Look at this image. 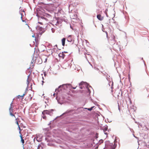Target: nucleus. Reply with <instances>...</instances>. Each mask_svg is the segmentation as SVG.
<instances>
[{"mask_svg":"<svg viewBox=\"0 0 149 149\" xmlns=\"http://www.w3.org/2000/svg\"><path fill=\"white\" fill-rule=\"evenodd\" d=\"M88 91L89 93H91V92H90V91L89 90V89L88 88Z\"/></svg>","mask_w":149,"mask_h":149,"instance_id":"25","label":"nucleus"},{"mask_svg":"<svg viewBox=\"0 0 149 149\" xmlns=\"http://www.w3.org/2000/svg\"><path fill=\"white\" fill-rule=\"evenodd\" d=\"M101 17V15H97V17L98 18V19L100 20H101L102 19L100 18Z\"/></svg>","mask_w":149,"mask_h":149,"instance_id":"12","label":"nucleus"},{"mask_svg":"<svg viewBox=\"0 0 149 149\" xmlns=\"http://www.w3.org/2000/svg\"><path fill=\"white\" fill-rule=\"evenodd\" d=\"M38 23L40 24H43L42 23V22H38Z\"/></svg>","mask_w":149,"mask_h":149,"instance_id":"21","label":"nucleus"},{"mask_svg":"<svg viewBox=\"0 0 149 149\" xmlns=\"http://www.w3.org/2000/svg\"><path fill=\"white\" fill-rule=\"evenodd\" d=\"M94 107H91V108H86V109H87L88 110H89V111H91L93 109V108Z\"/></svg>","mask_w":149,"mask_h":149,"instance_id":"15","label":"nucleus"},{"mask_svg":"<svg viewBox=\"0 0 149 149\" xmlns=\"http://www.w3.org/2000/svg\"><path fill=\"white\" fill-rule=\"evenodd\" d=\"M107 132H105L104 133V134H103V139H105L107 138Z\"/></svg>","mask_w":149,"mask_h":149,"instance_id":"5","label":"nucleus"},{"mask_svg":"<svg viewBox=\"0 0 149 149\" xmlns=\"http://www.w3.org/2000/svg\"><path fill=\"white\" fill-rule=\"evenodd\" d=\"M29 97L30 98V99H29V101H31L32 98V97L31 96V95L30 94L29 95Z\"/></svg>","mask_w":149,"mask_h":149,"instance_id":"17","label":"nucleus"},{"mask_svg":"<svg viewBox=\"0 0 149 149\" xmlns=\"http://www.w3.org/2000/svg\"><path fill=\"white\" fill-rule=\"evenodd\" d=\"M12 103H11L10 104V109H9V112L11 116H14L15 117V115L13 113V107H12Z\"/></svg>","mask_w":149,"mask_h":149,"instance_id":"3","label":"nucleus"},{"mask_svg":"<svg viewBox=\"0 0 149 149\" xmlns=\"http://www.w3.org/2000/svg\"><path fill=\"white\" fill-rule=\"evenodd\" d=\"M41 19H45L46 20H48V19H46L45 18V17H41Z\"/></svg>","mask_w":149,"mask_h":149,"instance_id":"18","label":"nucleus"},{"mask_svg":"<svg viewBox=\"0 0 149 149\" xmlns=\"http://www.w3.org/2000/svg\"><path fill=\"white\" fill-rule=\"evenodd\" d=\"M44 16L49 18H51L52 17V16L49 14L47 13H45Z\"/></svg>","mask_w":149,"mask_h":149,"instance_id":"4","label":"nucleus"},{"mask_svg":"<svg viewBox=\"0 0 149 149\" xmlns=\"http://www.w3.org/2000/svg\"><path fill=\"white\" fill-rule=\"evenodd\" d=\"M116 146L115 143H110L109 141H107L105 142V147L103 149H115Z\"/></svg>","mask_w":149,"mask_h":149,"instance_id":"1","label":"nucleus"},{"mask_svg":"<svg viewBox=\"0 0 149 149\" xmlns=\"http://www.w3.org/2000/svg\"><path fill=\"white\" fill-rule=\"evenodd\" d=\"M118 109L119 110V111L120 112V105H119V104L118 103Z\"/></svg>","mask_w":149,"mask_h":149,"instance_id":"16","label":"nucleus"},{"mask_svg":"<svg viewBox=\"0 0 149 149\" xmlns=\"http://www.w3.org/2000/svg\"><path fill=\"white\" fill-rule=\"evenodd\" d=\"M59 56H60L61 57H62V58L63 59V58H64V57L65 55L63 53H62V54H59Z\"/></svg>","mask_w":149,"mask_h":149,"instance_id":"9","label":"nucleus"},{"mask_svg":"<svg viewBox=\"0 0 149 149\" xmlns=\"http://www.w3.org/2000/svg\"><path fill=\"white\" fill-rule=\"evenodd\" d=\"M54 111V110L53 109H52L50 110H45L44 111L42 112V113L43 115H45V114L50 115H51L52 114V112Z\"/></svg>","mask_w":149,"mask_h":149,"instance_id":"2","label":"nucleus"},{"mask_svg":"<svg viewBox=\"0 0 149 149\" xmlns=\"http://www.w3.org/2000/svg\"><path fill=\"white\" fill-rule=\"evenodd\" d=\"M107 128L106 127H105L103 129V131L104 132H104H106V131L107 130Z\"/></svg>","mask_w":149,"mask_h":149,"instance_id":"14","label":"nucleus"},{"mask_svg":"<svg viewBox=\"0 0 149 149\" xmlns=\"http://www.w3.org/2000/svg\"><path fill=\"white\" fill-rule=\"evenodd\" d=\"M32 36V37H33V38H36V37H35V35H33Z\"/></svg>","mask_w":149,"mask_h":149,"instance_id":"22","label":"nucleus"},{"mask_svg":"<svg viewBox=\"0 0 149 149\" xmlns=\"http://www.w3.org/2000/svg\"><path fill=\"white\" fill-rule=\"evenodd\" d=\"M76 87H77V86H76V87H72V88H73V89H75L76 88Z\"/></svg>","mask_w":149,"mask_h":149,"instance_id":"24","label":"nucleus"},{"mask_svg":"<svg viewBox=\"0 0 149 149\" xmlns=\"http://www.w3.org/2000/svg\"><path fill=\"white\" fill-rule=\"evenodd\" d=\"M15 120H16V124L18 126L19 125V124H18V121L17 119H16Z\"/></svg>","mask_w":149,"mask_h":149,"instance_id":"20","label":"nucleus"},{"mask_svg":"<svg viewBox=\"0 0 149 149\" xmlns=\"http://www.w3.org/2000/svg\"><path fill=\"white\" fill-rule=\"evenodd\" d=\"M42 63V60H41V61L39 63Z\"/></svg>","mask_w":149,"mask_h":149,"instance_id":"26","label":"nucleus"},{"mask_svg":"<svg viewBox=\"0 0 149 149\" xmlns=\"http://www.w3.org/2000/svg\"><path fill=\"white\" fill-rule=\"evenodd\" d=\"M18 127L19 129V133L21 134V129H20V128L19 126V125H18Z\"/></svg>","mask_w":149,"mask_h":149,"instance_id":"19","label":"nucleus"},{"mask_svg":"<svg viewBox=\"0 0 149 149\" xmlns=\"http://www.w3.org/2000/svg\"><path fill=\"white\" fill-rule=\"evenodd\" d=\"M65 38H63L62 39V45L63 46H64L65 44Z\"/></svg>","mask_w":149,"mask_h":149,"instance_id":"7","label":"nucleus"},{"mask_svg":"<svg viewBox=\"0 0 149 149\" xmlns=\"http://www.w3.org/2000/svg\"><path fill=\"white\" fill-rule=\"evenodd\" d=\"M86 82H84L82 81L79 83V86L83 85L86 84Z\"/></svg>","mask_w":149,"mask_h":149,"instance_id":"10","label":"nucleus"},{"mask_svg":"<svg viewBox=\"0 0 149 149\" xmlns=\"http://www.w3.org/2000/svg\"><path fill=\"white\" fill-rule=\"evenodd\" d=\"M80 88L81 89H83V87L82 86H80Z\"/></svg>","mask_w":149,"mask_h":149,"instance_id":"23","label":"nucleus"},{"mask_svg":"<svg viewBox=\"0 0 149 149\" xmlns=\"http://www.w3.org/2000/svg\"><path fill=\"white\" fill-rule=\"evenodd\" d=\"M25 95V94H24L22 95V96H20V95H18L17 96V98H20V97H22V99H23V97H24V96Z\"/></svg>","mask_w":149,"mask_h":149,"instance_id":"8","label":"nucleus"},{"mask_svg":"<svg viewBox=\"0 0 149 149\" xmlns=\"http://www.w3.org/2000/svg\"><path fill=\"white\" fill-rule=\"evenodd\" d=\"M37 149H43V148L40 145H39Z\"/></svg>","mask_w":149,"mask_h":149,"instance_id":"13","label":"nucleus"},{"mask_svg":"<svg viewBox=\"0 0 149 149\" xmlns=\"http://www.w3.org/2000/svg\"><path fill=\"white\" fill-rule=\"evenodd\" d=\"M20 138H21V142L22 143V145L24 146V139H23V138H22V136L21 135V134L20 136Z\"/></svg>","mask_w":149,"mask_h":149,"instance_id":"6","label":"nucleus"},{"mask_svg":"<svg viewBox=\"0 0 149 149\" xmlns=\"http://www.w3.org/2000/svg\"><path fill=\"white\" fill-rule=\"evenodd\" d=\"M70 85V84H63L62 85H61V86H59V87H58V88H60L61 87H63L64 86H67V85Z\"/></svg>","mask_w":149,"mask_h":149,"instance_id":"11","label":"nucleus"}]
</instances>
